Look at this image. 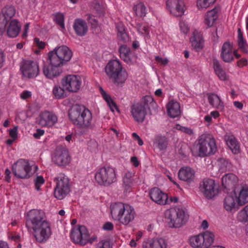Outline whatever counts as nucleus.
I'll return each instance as SVG.
<instances>
[{
  "label": "nucleus",
  "instance_id": "f257e3e1",
  "mask_svg": "<svg viewBox=\"0 0 248 248\" xmlns=\"http://www.w3.org/2000/svg\"><path fill=\"white\" fill-rule=\"evenodd\" d=\"M26 227L39 243H46L52 234L51 224L42 210L32 209L27 213Z\"/></svg>",
  "mask_w": 248,
  "mask_h": 248
},
{
  "label": "nucleus",
  "instance_id": "f03ea898",
  "mask_svg": "<svg viewBox=\"0 0 248 248\" xmlns=\"http://www.w3.org/2000/svg\"><path fill=\"white\" fill-rule=\"evenodd\" d=\"M68 116L81 134H87L94 127L92 112L84 106L75 105L69 109Z\"/></svg>",
  "mask_w": 248,
  "mask_h": 248
},
{
  "label": "nucleus",
  "instance_id": "7ed1b4c3",
  "mask_svg": "<svg viewBox=\"0 0 248 248\" xmlns=\"http://www.w3.org/2000/svg\"><path fill=\"white\" fill-rule=\"evenodd\" d=\"M110 210L112 219L125 226L133 221L136 216L133 206L121 202L112 203Z\"/></svg>",
  "mask_w": 248,
  "mask_h": 248
},
{
  "label": "nucleus",
  "instance_id": "20e7f679",
  "mask_svg": "<svg viewBox=\"0 0 248 248\" xmlns=\"http://www.w3.org/2000/svg\"><path fill=\"white\" fill-rule=\"evenodd\" d=\"M107 76L117 86L122 85L127 77V74L123 70L120 62L117 60L110 61L105 67Z\"/></svg>",
  "mask_w": 248,
  "mask_h": 248
},
{
  "label": "nucleus",
  "instance_id": "39448f33",
  "mask_svg": "<svg viewBox=\"0 0 248 248\" xmlns=\"http://www.w3.org/2000/svg\"><path fill=\"white\" fill-rule=\"evenodd\" d=\"M165 217L170 227L179 228L186 223L188 216L183 208L175 207L166 210Z\"/></svg>",
  "mask_w": 248,
  "mask_h": 248
},
{
  "label": "nucleus",
  "instance_id": "423d86ee",
  "mask_svg": "<svg viewBox=\"0 0 248 248\" xmlns=\"http://www.w3.org/2000/svg\"><path fill=\"white\" fill-rule=\"evenodd\" d=\"M95 182L100 186H109L117 180L115 169L111 167H103L96 170Z\"/></svg>",
  "mask_w": 248,
  "mask_h": 248
},
{
  "label": "nucleus",
  "instance_id": "0eeeda50",
  "mask_svg": "<svg viewBox=\"0 0 248 248\" xmlns=\"http://www.w3.org/2000/svg\"><path fill=\"white\" fill-rule=\"evenodd\" d=\"M72 56L71 50L66 46L56 47L48 53V58L52 60V63L62 66L69 62Z\"/></svg>",
  "mask_w": 248,
  "mask_h": 248
},
{
  "label": "nucleus",
  "instance_id": "6e6552de",
  "mask_svg": "<svg viewBox=\"0 0 248 248\" xmlns=\"http://www.w3.org/2000/svg\"><path fill=\"white\" fill-rule=\"evenodd\" d=\"M198 147L199 155L201 156L213 154L217 150L215 139L209 134H204L200 137Z\"/></svg>",
  "mask_w": 248,
  "mask_h": 248
},
{
  "label": "nucleus",
  "instance_id": "1a4fd4ad",
  "mask_svg": "<svg viewBox=\"0 0 248 248\" xmlns=\"http://www.w3.org/2000/svg\"><path fill=\"white\" fill-rule=\"evenodd\" d=\"M153 99L150 96H145L142 100L135 103L131 107V113L134 120L138 123L144 121L147 114V108H148V103L152 102Z\"/></svg>",
  "mask_w": 248,
  "mask_h": 248
},
{
  "label": "nucleus",
  "instance_id": "9d476101",
  "mask_svg": "<svg viewBox=\"0 0 248 248\" xmlns=\"http://www.w3.org/2000/svg\"><path fill=\"white\" fill-rule=\"evenodd\" d=\"M215 235L213 232L206 231L189 239L191 246L194 248H208L213 243Z\"/></svg>",
  "mask_w": 248,
  "mask_h": 248
},
{
  "label": "nucleus",
  "instance_id": "9b49d317",
  "mask_svg": "<svg viewBox=\"0 0 248 248\" xmlns=\"http://www.w3.org/2000/svg\"><path fill=\"white\" fill-rule=\"evenodd\" d=\"M54 182L56 183L54 196L58 200H62L70 191L69 180L64 174L61 173L55 178Z\"/></svg>",
  "mask_w": 248,
  "mask_h": 248
},
{
  "label": "nucleus",
  "instance_id": "f8f14e48",
  "mask_svg": "<svg viewBox=\"0 0 248 248\" xmlns=\"http://www.w3.org/2000/svg\"><path fill=\"white\" fill-rule=\"evenodd\" d=\"M12 172L17 177L24 179L31 176V167L28 161L23 159H19L12 165Z\"/></svg>",
  "mask_w": 248,
  "mask_h": 248
},
{
  "label": "nucleus",
  "instance_id": "ddd939ff",
  "mask_svg": "<svg viewBox=\"0 0 248 248\" xmlns=\"http://www.w3.org/2000/svg\"><path fill=\"white\" fill-rule=\"evenodd\" d=\"M20 71L24 78H33L39 73V69L37 63L31 60H24L20 65Z\"/></svg>",
  "mask_w": 248,
  "mask_h": 248
},
{
  "label": "nucleus",
  "instance_id": "4468645a",
  "mask_svg": "<svg viewBox=\"0 0 248 248\" xmlns=\"http://www.w3.org/2000/svg\"><path fill=\"white\" fill-rule=\"evenodd\" d=\"M61 83L65 91L76 93L79 90L82 81L78 76L69 75L62 79Z\"/></svg>",
  "mask_w": 248,
  "mask_h": 248
},
{
  "label": "nucleus",
  "instance_id": "2eb2a0df",
  "mask_svg": "<svg viewBox=\"0 0 248 248\" xmlns=\"http://www.w3.org/2000/svg\"><path fill=\"white\" fill-rule=\"evenodd\" d=\"M70 237L73 242L80 246L86 245L89 240V235L85 226H79L72 230Z\"/></svg>",
  "mask_w": 248,
  "mask_h": 248
},
{
  "label": "nucleus",
  "instance_id": "dca6fc26",
  "mask_svg": "<svg viewBox=\"0 0 248 248\" xmlns=\"http://www.w3.org/2000/svg\"><path fill=\"white\" fill-rule=\"evenodd\" d=\"M166 6L170 14L175 16H182L186 9L183 0H167Z\"/></svg>",
  "mask_w": 248,
  "mask_h": 248
},
{
  "label": "nucleus",
  "instance_id": "f3484780",
  "mask_svg": "<svg viewBox=\"0 0 248 248\" xmlns=\"http://www.w3.org/2000/svg\"><path fill=\"white\" fill-rule=\"evenodd\" d=\"M58 122V117L53 112L45 110L40 113L39 124L43 127H52Z\"/></svg>",
  "mask_w": 248,
  "mask_h": 248
},
{
  "label": "nucleus",
  "instance_id": "a211bd4d",
  "mask_svg": "<svg viewBox=\"0 0 248 248\" xmlns=\"http://www.w3.org/2000/svg\"><path fill=\"white\" fill-rule=\"evenodd\" d=\"M238 179L233 173L225 174L222 178V185L224 192H235Z\"/></svg>",
  "mask_w": 248,
  "mask_h": 248
},
{
  "label": "nucleus",
  "instance_id": "6ab92c4d",
  "mask_svg": "<svg viewBox=\"0 0 248 248\" xmlns=\"http://www.w3.org/2000/svg\"><path fill=\"white\" fill-rule=\"evenodd\" d=\"M200 189L208 199H212L216 194L215 181L211 179H204L200 184Z\"/></svg>",
  "mask_w": 248,
  "mask_h": 248
},
{
  "label": "nucleus",
  "instance_id": "aec40b11",
  "mask_svg": "<svg viewBox=\"0 0 248 248\" xmlns=\"http://www.w3.org/2000/svg\"><path fill=\"white\" fill-rule=\"evenodd\" d=\"M52 160L58 166H64L69 164L70 157L66 149L57 148L52 157Z\"/></svg>",
  "mask_w": 248,
  "mask_h": 248
},
{
  "label": "nucleus",
  "instance_id": "412c9836",
  "mask_svg": "<svg viewBox=\"0 0 248 248\" xmlns=\"http://www.w3.org/2000/svg\"><path fill=\"white\" fill-rule=\"evenodd\" d=\"M151 199L156 203L165 205L169 204L168 196L167 194L161 191L157 187H154L149 191Z\"/></svg>",
  "mask_w": 248,
  "mask_h": 248
},
{
  "label": "nucleus",
  "instance_id": "4be33fe9",
  "mask_svg": "<svg viewBox=\"0 0 248 248\" xmlns=\"http://www.w3.org/2000/svg\"><path fill=\"white\" fill-rule=\"evenodd\" d=\"M49 64L45 65L43 67V74L47 78L53 79L62 73V66L52 63V60L49 59Z\"/></svg>",
  "mask_w": 248,
  "mask_h": 248
},
{
  "label": "nucleus",
  "instance_id": "5701e85b",
  "mask_svg": "<svg viewBox=\"0 0 248 248\" xmlns=\"http://www.w3.org/2000/svg\"><path fill=\"white\" fill-rule=\"evenodd\" d=\"M1 12L3 18L1 19L0 16V35L5 32L8 20L15 14V9L13 6H6L2 9Z\"/></svg>",
  "mask_w": 248,
  "mask_h": 248
},
{
  "label": "nucleus",
  "instance_id": "b1692460",
  "mask_svg": "<svg viewBox=\"0 0 248 248\" xmlns=\"http://www.w3.org/2000/svg\"><path fill=\"white\" fill-rule=\"evenodd\" d=\"M227 195L225 197L223 201V207L228 212H231L235 210L238 205L237 195L235 192H226Z\"/></svg>",
  "mask_w": 248,
  "mask_h": 248
},
{
  "label": "nucleus",
  "instance_id": "393cba45",
  "mask_svg": "<svg viewBox=\"0 0 248 248\" xmlns=\"http://www.w3.org/2000/svg\"><path fill=\"white\" fill-rule=\"evenodd\" d=\"M219 12V7L216 6L213 9L206 13L204 17L203 22L207 28H211L213 26L218 17Z\"/></svg>",
  "mask_w": 248,
  "mask_h": 248
},
{
  "label": "nucleus",
  "instance_id": "a878e982",
  "mask_svg": "<svg viewBox=\"0 0 248 248\" xmlns=\"http://www.w3.org/2000/svg\"><path fill=\"white\" fill-rule=\"evenodd\" d=\"M220 57L225 62H230L234 58L232 45L230 42H225L221 47Z\"/></svg>",
  "mask_w": 248,
  "mask_h": 248
},
{
  "label": "nucleus",
  "instance_id": "bb28decb",
  "mask_svg": "<svg viewBox=\"0 0 248 248\" xmlns=\"http://www.w3.org/2000/svg\"><path fill=\"white\" fill-rule=\"evenodd\" d=\"M167 243L163 238L147 239L143 242L142 248H167Z\"/></svg>",
  "mask_w": 248,
  "mask_h": 248
},
{
  "label": "nucleus",
  "instance_id": "cd10ccee",
  "mask_svg": "<svg viewBox=\"0 0 248 248\" xmlns=\"http://www.w3.org/2000/svg\"><path fill=\"white\" fill-rule=\"evenodd\" d=\"M195 174V170L189 167L182 168L178 172V176L180 179L188 183L194 181Z\"/></svg>",
  "mask_w": 248,
  "mask_h": 248
},
{
  "label": "nucleus",
  "instance_id": "c85d7f7f",
  "mask_svg": "<svg viewBox=\"0 0 248 248\" xmlns=\"http://www.w3.org/2000/svg\"><path fill=\"white\" fill-rule=\"evenodd\" d=\"M73 28L76 33L78 36H84L88 31V26L85 21L78 18L75 20Z\"/></svg>",
  "mask_w": 248,
  "mask_h": 248
},
{
  "label": "nucleus",
  "instance_id": "c756f323",
  "mask_svg": "<svg viewBox=\"0 0 248 248\" xmlns=\"http://www.w3.org/2000/svg\"><path fill=\"white\" fill-rule=\"evenodd\" d=\"M134 173L127 171L124 173L123 176V187L126 192H129L131 190L134 185Z\"/></svg>",
  "mask_w": 248,
  "mask_h": 248
},
{
  "label": "nucleus",
  "instance_id": "7c9ffc66",
  "mask_svg": "<svg viewBox=\"0 0 248 248\" xmlns=\"http://www.w3.org/2000/svg\"><path fill=\"white\" fill-rule=\"evenodd\" d=\"M168 115L171 118H175L180 115V106L179 103L173 100L170 101L167 106Z\"/></svg>",
  "mask_w": 248,
  "mask_h": 248
},
{
  "label": "nucleus",
  "instance_id": "2f4dec72",
  "mask_svg": "<svg viewBox=\"0 0 248 248\" xmlns=\"http://www.w3.org/2000/svg\"><path fill=\"white\" fill-rule=\"evenodd\" d=\"M212 63L214 72L219 79L222 81L227 80L228 77L225 70L222 68L219 61L216 59H213Z\"/></svg>",
  "mask_w": 248,
  "mask_h": 248
},
{
  "label": "nucleus",
  "instance_id": "473e14b6",
  "mask_svg": "<svg viewBox=\"0 0 248 248\" xmlns=\"http://www.w3.org/2000/svg\"><path fill=\"white\" fill-rule=\"evenodd\" d=\"M192 46L197 51L201 49L203 47V38L202 35L197 31H194L193 36L190 38Z\"/></svg>",
  "mask_w": 248,
  "mask_h": 248
},
{
  "label": "nucleus",
  "instance_id": "72a5a7b5",
  "mask_svg": "<svg viewBox=\"0 0 248 248\" xmlns=\"http://www.w3.org/2000/svg\"><path fill=\"white\" fill-rule=\"evenodd\" d=\"M20 30V26L18 24V22L16 20H12L7 27V35L12 38L17 36Z\"/></svg>",
  "mask_w": 248,
  "mask_h": 248
},
{
  "label": "nucleus",
  "instance_id": "f704fd0d",
  "mask_svg": "<svg viewBox=\"0 0 248 248\" xmlns=\"http://www.w3.org/2000/svg\"><path fill=\"white\" fill-rule=\"evenodd\" d=\"M135 28L138 33L144 37L145 40L146 41L150 39V28L147 24L142 23H137Z\"/></svg>",
  "mask_w": 248,
  "mask_h": 248
},
{
  "label": "nucleus",
  "instance_id": "c9c22d12",
  "mask_svg": "<svg viewBox=\"0 0 248 248\" xmlns=\"http://www.w3.org/2000/svg\"><path fill=\"white\" fill-rule=\"evenodd\" d=\"M208 100L210 105L213 108L220 110L223 108V103L217 94L215 93L209 94L208 96Z\"/></svg>",
  "mask_w": 248,
  "mask_h": 248
},
{
  "label": "nucleus",
  "instance_id": "e433bc0d",
  "mask_svg": "<svg viewBox=\"0 0 248 248\" xmlns=\"http://www.w3.org/2000/svg\"><path fill=\"white\" fill-rule=\"evenodd\" d=\"M226 144L232 152L237 154L239 151V145L236 139L233 135H229L225 137Z\"/></svg>",
  "mask_w": 248,
  "mask_h": 248
},
{
  "label": "nucleus",
  "instance_id": "4c0bfd02",
  "mask_svg": "<svg viewBox=\"0 0 248 248\" xmlns=\"http://www.w3.org/2000/svg\"><path fill=\"white\" fill-rule=\"evenodd\" d=\"M237 203L239 205H243L248 202V186H245L242 187L238 196H237Z\"/></svg>",
  "mask_w": 248,
  "mask_h": 248
},
{
  "label": "nucleus",
  "instance_id": "58836bf2",
  "mask_svg": "<svg viewBox=\"0 0 248 248\" xmlns=\"http://www.w3.org/2000/svg\"><path fill=\"white\" fill-rule=\"evenodd\" d=\"M120 58L127 63L131 62L130 48L125 45H122L119 49Z\"/></svg>",
  "mask_w": 248,
  "mask_h": 248
},
{
  "label": "nucleus",
  "instance_id": "ea45409f",
  "mask_svg": "<svg viewBox=\"0 0 248 248\" xmlns=\"http://www.w3.org/2000/svg\"><path fill=\"white\" fill-rule=\"evenodd\" d=\"M154 146L160 151H165L168 145L167 139L162 136H157L154 141Z\"/></svg>",
  "mask_w": 248,
  "mask_h": 248
},
{
  "label": "nucleus",
  "instance_id": "a19ab883",
  "mask_svg": "<svg viewBox=\"0 0 248 248\" xmlns=\"http://www.w3.org/2000/svg\"><path fill=\"white\" fill-rule=\"evenodd\" d=\"M133 9L136 15L141 18L145 16L147 13V9L145 5L141 2L134 5Z\"/></svg>",
  "mask_w": 248,
  "mask_h": 248
},
{
  "label": "nucleus",
  "instance_id": "79ce46f5",
  "mask_svg": "<svg viewBox=\"0 0 248 248\" xmlns=\"http://www.w3.org/2000/svg\"><path fill=\"white\" fill-rule=\"evenodd\" d=\"M238 45L239 49L244 53L248 52V45L246 40H244L243 37V33L240 29H238Z\"/></svg>",
  "mask_w": 248,
  "mask_h": 248
},
{
  "label": "nucleus",
  "instance_id": "37998d69",
  "mask_svg": "<svg viewBox=\"0 0 248 248\" xmlns=\"http://www.w3.org/2000/svg\"><path fill=\"white\" fill-rule=\"evenodd\" d=\"M100 92L103 99L107 103L111 110L112 111H114L115 109H117V105L116 103L113 101L110 95L108 94L101 87L100 88Z\"/></svg>",
  "mask_w": 248,
  "mask_h": 248
},
{
  "label": "nucleus",
  "instance_id": "c03bdc74",
  "mask_svg": "<svg viewBox=\"0 0 248 248\" xmlns=\"http://www.w3.org/2000/svg\"><path fill=\"white\" fill-rule=\"evenodd\" d=\"M116 27L118 31V36L124 41L128 40V35L125 31L124 24L118 22L116 24Z\"/></svg>",
  "mask_w": 248,
  "mask_h": 248
},
{
  "label": "nucleus",
  "instance_id": "a18cd8bd",
  "mask_svg": "<svg viewBox=\"0 0 248 248\" xmlns=\"http://www.w3.org/2000/svg\"><path fill=\"white\" fill-rule=\"evenodd\" d=\"M53 16V21L60 27L62 30H64L65 29L64 15L61 13H56L54 14Z\"/></svg>",
  "mask_w": 248,
  "mask_h": 248
},
{
  "label": "nucleus",
  "instance_id": "49530a36",
  "mask_svg": "<svg viewBox=\"0 0 248 248\" xmlns=\"http://www.w3.org/2000/svg\"><path fill=\"white\" fill-rule=\"evenodd\" d=\"M237 219L242 222H248V205L245 206L237 214Z\"/></svg>",
  "mask_w": 248,
  "mask_h": 248
},
{
  "label": "nucleus",
  "instance_id": "de8ad7c7",
  "mask_svg": "<svg viewBox=\"0 0 248 248\" xmlns=\"http://www.w3.org/2000/svg\"><path fill=\"white\" fill-rule=\"evenodd\" d=\"M65 91L63 87L62 88L60 86L55 85L53 88L52 92L55 98L59 99L65 96Z\"/></svg>",
  "mask_w": 248,
  "mask_h": 248
},
{
  "label": "nucleus",
  "instance_id": "09e8293b",
  "mask_svg": "<svg viewBox=\"0 0 248 248\" xmlns=\"http://www.w3.org/2000/svg\"><path fill=\"white\" fill-rule=\"evenodd\" d=\"M216 0H197V7L198 10L206 9L214 4Z\"/></svg>",
  "mask_w": 248,
  "mask_h": 248
},
{
  "label": "nucleus",
  "instance_id": "8fccbe9b",
  "mask_svg": "<svg viewBox=\"0 0 248 248\" xmlns=\"http://www.w3.org/2000/svg\"><path fill=\"white\" fill-rule=\"evenodd\" d=\"M217 164L219 170L221 171L227 170L230 167V163L225 158H219L217 161Z\"/></svg>",
  "mask_w": 248,
  "mask_h": 248
},
{
  "label": "nucleus",
  "instance_id": "3c124183",
  "mask_svg": "<svg viewBox=\"0 0 248 248\" xmlns=\"http://www.w3.org/2000/svg\"><path fill=\"white\" fill-rule=\"evenodd\" d=\"M45 183V180L43 176H37L36 179L34 180V184L35 189L39 191L40 190V186L43 185Z\"/></svg>",
  "mask_w": 248,
  "mask_h": 248
},
{
  "label": "nucleus",
  "instance_id": "603ef678",
  "mask_svg": "<svg viewBox=\"0 0 248 248\" xmlns=\"http://www.w3.org/2000/svg\"><path fill=\"white\" fill-rule=\"evenodd\" d=\"M175 128L188 135H190L193 134L192 129L187 127L183 126L179 124L176 125Z\"/></svg>",
  "mask_w": 248,
  "mask_h": 248
},
{
  "label": "nucleus",
  "instance_id": "864d4df0",
  "mask_svg": "<svg viewBox=\"0 0 248 248\" xmlns=\"http://www.w3.org/2000/svg\"><path fill=\"white\" fill-rule=\"evenodd\" d=\"M179 27L181 32L184 34H186L189 31L187 23L182 19L180 20L179 22Z\"/></svg>",
  "mask_w": 248,
  "mask_h": 248
},
{
  "label": "nucleus",
  "instance_id": "5fc2aeb1",
  "mask_svg": "<svg viewBox=\"0 0 248 248\" xmlns=\"http://www.w3.org/2000/svg\"><path fill=\"white\" fill-rule=\"evenodd\" d=\"M96 248H110L109 242L106 240H102L97 244Z\"/></svg>",
  "mask_w": 248,
  "mask_h": 248
},
{
  "label": "nucleus",
  "instance_id": "6e6d98bb",
  "mask_svg": "<svg viewBox=\"0 0 248 248\" xmlns=\"http://www.w3.org/2000/svg\"><path fill=\"white\" fill-rule=\"evenodd\" d=\"M34 43L37 47H38V48L40 49H43L46 46V44L45 42L40 41L39 38L36 37L34 39Z\"/></svg>",
  "mask_w": 248,
  "mask_h": 248
},
{
  "label": "nucleus",
  "instance_id": "4d7b16f0",
  "mask_svg": "<svg viewBox=\"0 0 248 248\" xmlns=\"http://www.w3.org/2000/svg\"><path fill=\"white\" fill-rule=\"evenodd\" d=\"M155 60L162 65H166L168 63V60L167 58H163L160 56H157L155 57Z\"/></svg>",
  "mask_w": 248,
  "mask_h": 248
},
{
  "label": "nucleus",
  "instance_id": "13d9d810",
  "mask_svg": "<svg viewBox=\"0 0 248 248\" xmlns=\"http://www.w3.org/2000/svg\"><path fill=\"white\" fill-rule=\"evenodd\" d=\"M9 135L13 140H15L17 137V128L14 127L10 129L9 131Z\"/></svg>",
  "mask_w": 248,
  "mask_h": 248
},
{
  "label": "nucleus",
  "instance_id": "bf43d9fd",
  "mask_svg": "<svg viewBox=\"0 0 248 248\" xmlns=\"http://www.w3.org/2000/svg\"><path fill=\"white\" fill-rule=\"evenodd\" d=\"M31 93L29 91H24L20 94V97L21 99H22L23 100L27 99L31 97Z\"/></svg>",
  "mask_w": 248,
  "mask_h": 248
},
{
  "label": "nucleus",
  "instance_id": "052dcab7",
  "mask_svg": "<svg viewBox=\"0 0 248 248\" xmlns=\"http://www.w3.org/2000/svg\"><path fill=\"white\" fill-rule=\"evenodd\" d=\"M44 133L45 131L44 130L37 129L36 131V132L33 134V137L36 139H39L44 134Z\"/></svg>",
  "mask_w": 248,
  "mask_h": 248
},
{
  "label": "nucleus",
  "instance_id": "680f3d73",
  "mask_svg": "<svg viewBox=\"0 0 248 248\" xmlns=\"http://www.w3.org/2000/svg\"><path fill=\"white\" fill-rule=\"evenodd\" d=\"M103 228L105 230L111 231L113 229V225L111 222H107L104 224Z\"/></svg>",
  "mask_w": 248,
  "mask_h": 248
},
{
  "label": "nucleus",
  "instance_id": "e2e57ef3",
  "mask_svg": "<svg viewBox=\"0 0 248 248\" xmlns=\"http://www.w3.org/2000/svg\"><path fill=\"white\" fill-rule=\"evenodd\" d=\"M87 20L89 23H90L93 26H95L97 24V21L94 18V17L91 15H88L87 16Z\"/></svg>",
  "mask_w": 248,
  "mask_h": 248
},
{
  "label": "nucleus",
  "instance_id": "0e129e2a",
  "mask_svg": "<svg viewBox=\"0 0 248 248\" xmlns=\"http://www.w3.org/2000/svg\"><path fill=\"white\" fill-rule=\"evenodd\" d=\"M247 64V60L245 58H242L237 62V66L242 67Z\"/></svg>",
  "mask_w": 248,
  "mask_h": 248
},
{
  "label": "nucleus",
  "instance_id": "69168bd1",
  "mask_svg": "<svg viewBox=\"0 0 248 248\" xmlns=\"http://www.w3.org/2000/svg\"><path fill=\"white\" fill-rule=\"evenodd\" d=\"M30 24L27 23H26L24 27V31L22 33V37L23 38H25L27 36V33L28 32V30L29 29Z\"/></svg>",
  "mask_w": 248,
  "mask_h": 248
},
{
  "label": "nucleus",
  "instance_id": "338daca9",
  "mask_svg": "<svg viewBox=\"0 0 248 248\" xmlns=\"http://www.w3.org/2000/svg\"><path fill=\"white\" fill-rule=\"evenodd\" d=\"M130 160L134 167H137L139 165L140 163H139V162L137 157H136V156L131 157Z\"/></svg>",
  "mask_w": 248,
  "mask_h": 248
},
{
  "label": "nucleus",
  "instance_id": "774afa93",
  "mask_svg": "<svg viewBox=\"0 0 248 248\" xmlns=\"http://www.w3.org/2000/svg\"><path fill=\"white\" fill-rule=\"evenodd\" d=\"M233 105L236 108H237L239 109H242L243 108V103L239 101L233 102Z\"/></svg>",
  "mask_w": 248,
  "mask_h": 248
}]
</instances>
